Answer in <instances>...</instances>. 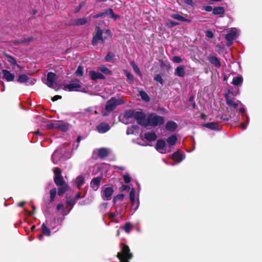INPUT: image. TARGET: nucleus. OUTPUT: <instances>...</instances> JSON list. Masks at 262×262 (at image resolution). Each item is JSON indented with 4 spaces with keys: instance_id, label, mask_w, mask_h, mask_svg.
Returning <instances> with one entry per match:
<instances>
[{
    "instance_id": "f8f14e48",
    "label": "nucleus",
    "mask_w": 262,
    "mask_h": 262,
    "mask_svg": "<svg viewBox=\"0 0 262 262\" xmlns=\"http://www.w3.org/2000/svg\"><path fill=\"white\" fill-rule=\"evenodd\" d=\"M156 149L161 154H165L170 151V148L166 145V142L163 140H158L156 146Z\"/></svg>"
},
{
    "instance_id": "20e7f679",
    "label": "nucleus",
    "mask_w": 262,
    "mask_h": 262,
    "mask_svg": "<svg viewBox=\"0 0 262 262\" xmlns=\"http://www.w3.org/2000/svg\"><path fill=\"white\" fill-rule=\"evenodd\" d=\"M124 103L122 99L119 98L113 97L108 100L105 104L104 110L102 112V115L104 116L108 115L113 111L116 107Z\"/></svg>"
},
{
    "instance_id": "4468645a",
    "label": "nucleus",
    "mask_w": 262,
    "mask_h": 262,
    "mask_svg": "<svg viewBox=\"0 0 262 262\" xmlns=\"http://www.w3.org/2000/svg\"><path fill=\"white\" fill-rule=\"evenodd\" d=\"M17 81L20 83H25L26 85H33L36 82V80L30 78L27 75L23 74L18 76Z\"/></svg>"
},
{
    "instance_id": "2f4dec72",
    "label": "nucleus",
    "mask_w": 262,
    "mask_h": 262,
    "mask_svg": "<svg viewBox=\"0 0 262 262\" xmlns=\"http://www.w3.org/2000/svg\"><path fill=\"white\" fill-rule=\"evenodd\" d=\"M54 182L58 186H61L66 184L61 176L55 177Z\"/></svg>"
},
{
    "instance_id": "6e6d98bb",
    "label": "nucleus",
    "mask_w": 262,
    "mask_h": 262,
    "mask_svg": "<svg viewBox=\"0 0 262 262\" xmlns=\"http://www.w3.org/2000/svg\"><path fill=\"white\" fill-rule=\"evenodd\" d=\"M55 177L61 176V171L59 168H56L53 169Z\"/></svg>"
},
{
    "instance_id": "09e8293b",
    "label": "nucleus",
    "mask_w": 262,
    "mask_h": 262,
    "mask_svg": "<svg viewBox=\"0 0 262 262\" xmlns=\"http://www.w3.org/2000/svg\"><path fill=\"white\" fill-rule=\"evenodd\" d=\"M76 202V200L74 198H70L67 200V205L68 206H71L72 207L74 206Z\"/></svg>"
},
{
    "instance_id": "bb28decb",
    "label": "nucleus",
    "mask_w": 262,
    "mask_h": 262,
    "mask_svg": "<svg viewBox=\"0 0 262 262\" xmlns=\"http://www.w3.org/2000/svg\"><path fill=\"white\" fill-rule=\"evenodd\" d=\"M157 137V135L154 132H147L144 134V138L149 141L156 140Z\"/></svg>"
},
{
    "instance_id": "f704fd0d",
    "label": "nucleus",
    "mask_w": 262,
    "mask_h": 262,
    "mask_svg": "<svg viewBox=\"0 0 262 262\" xmlns=\"http://www.w3.org/2000/svg\"><path fill=\"white\" fill-rule=\"evenodd\" d=\"M99 70L104 74L108 75L112 74V71L104 66L99 67Z\"/></svg>"
},
{
    "instance_id": "37998d69",
    "label": "nucleus",
    "mask_w": 262,
    "mask_h": 262,
    "mask_svg": "<svg viewBox=\"0 0 262 262\" xmlns=\"http://www.w3.org/2000/svg\"><path fill=\"white\" fill-rule=\"evenodd\" d=\"M115 57V55L111 52H108L106 57H105V60L107 62H112Z\"/></svg>"
},
{
    "instance_id": "ddd939ff",
    "label": "nucleus",
    "mask_w": 262,
    "mask_h": 262,
    "mask_svg": "<svg viewBox=\"0 0 262 262\" xmlns=\"http://www.w3.org/2000/svg\"><path fill=\"white\" fill-rule=\"evenodd\" d=\"M114 192L113 188L111 186L105 185L101 191V195L104 200H110Z\"/></svg>"
},
{
    "instance_id": "3c124183",
    "label": "nucleus",
    "mask_w": 262,
    "mask_h": 262,
    "mask_svg": "<svg viewBox=\"0 0 262 262\" xmlns=\"http://www.w3.org/2000/svg\"><path fill=\"white\" fill-rule=\"evenodd\" d=\"M172 61L175 63H180L183 60L180 57L176 56L172 58Z\"/></svg>"
},
{
    "instance_id": "69168bd1",
    "label": "nucleus",
    "mask_w": 262,
    "mask_h": 262,
    "mask_svg": "<svg viewBox=\"0 0 262 262\" xmlns=\"http://www.w3.org/2000/svg\"><path fill=\"white\" fill-rule=\"evenodd\" d=\"M223 47H222L220 45H218L216 46V51L218 52H220V50H221V49H223Z\"/></svg>"
},
{
    "instance_id": "4c0bfd02",
    "label": "nucleus",
    "mask_w": 262,
    "mask_h": 262,
    "mask_svg": "<svg viewBox=\"0 0 262 262\" xmlns=\"http://www.w3.org/2000/svg\"><path fill=\"white\" fill-rule=\"evenodd\" d=\"M139 95L143 100L146 102H148L149 101V97L147 94V93H145L144 91H140L139 92Z\"/></svg>"
},
{
    "instance_id": "c756f323",
    "label": "nucleus",
    "mask_w": 262,
    "mask_h": 262,
    "mask_svg": "<svg viewBox=\"0 0 262 262\" xmlns=\"http://www.w3.org/2000/svg\"><path fill=\"white\" fill-rule=\"evenodd\" d=\"M7 61L10 63L13 66H17L19 69H21V67L17 64L16 59L11 56L8 55Z\"/></svg>"
},
{
    "instance_id": "ea45409f",
    "label": "nucleus",
    "mask_w": 262,
    "mask_h": 262,
    "mask_svg": "<svg viewBox=\"0 0 262 262\" xmlns=\"http://www.w3.org/2000/svg\"><path fill=\"white\" fill-rule=\"evenodd\" d=\"M119 214L117 210H116L115 212L114 213H110L108 215V217L110 219H111L112 221L115 222L116 223H118L119 221L117 220L114 219V217L117 216Z\"/></svg>"
},
{
    "instance_id": "2eb2a0df",
    "label": "nucleus",
    "mask_w": 262,
    "mask_h": 262,
    "mask_svg": "<svg viewBox=\"0 0 262 262\" xmlns=\"http://www.w3.org/2000/svg\"><path fill=\"white\" fill-rule=\"evenodd\" d=\"M129 199L132 203V209L135 211L137 210L139 206V200H135V189L133 188L129 193Z\"/></svg>"
},
{
    "instance_id": "5fc2aeb1",
    "label": "nucleus",
    "mask_w": 262,
    "mask_h": 262,
    "mask_svg": "<svg viewBox=\"0 0 262 262\" xmlns=\"http://www.w3.org/2000/svg\"><path fill=\"white\" fill-rule=\"evenodd\" d=\"M105 15H108L110 17L112 18L114 16V13L113 11V10L112 9H108L106 11Z\"/></svg>"
},
{
    "instance_id": "603ef678",
    "label": "nucleus",
    "mask_w": 262,
    "mask_h": 262,
    "mask_svg": "<svg viewBox=\"0 0 262 262\" xmlns=\"http://www.w3.org/2000/svg\"><path fill=\"white\" fill-rule=\"evenodd\" d=\"M205 35L209 38H212L214 36L213 32L211 30H207L205 32Z\"/></svg>"
},
{
    "instance_id": "4be33fe9",
    "label": "nucleus",
    "mask_w": 262,
    "mask_h": 262,
    "mask_svg": "<svg viewBox=\"0 0 262 262\" xmlns=\"http://www.w3.org/2000/svg\"><path fill=\"white\" fill-rule=\"evenodd\" d=\"M177 124L172 121H169L166 124V129L170 132H174L177 128Z\"/></svg>"
},
{
    "instance_id": "de8ad7c7",
    "label": "nucleus",
    "mask_w": 262,
    "mask_h": 262,
    "mask_svg": "<svg viewBox=\"0 0 262 262\" xmlns=\"http://www.w3.org/2000/svg\"><path fill=\"white\" fill-rule=\"evenodd\" d=\"M166 24L168 27L171 28L177 26L179 24L171 20H168Z\"/></svg>"
},
{
    "instance_id": "4d7b16f0",
    "label": "nucleus",
    "mask_w": 262,
    "mask_h": 262,
    "mask_svg": "<svg viewBox=\"0 0 262 262\" xmlns=\"http://www.w3.org/2000/svg\"><path fill=\"white\" fill-rule=\"evenodd\" d=\"M138 127L136 126H132L131 128H128L127 130V134H133V129H136Z\"/></svg>"
},
{
    "instance_id": "b1692460",
    "label": "nucleus",
    "mask_w": 262,
    "mask_h": 262,
    "mask_svg": "<svg viewBox=\"0 0 262 262\" xmlns=\"http://www.w3.org/2000/svg\"><path fill=\"white\" fill-rule=\"evenodd\" d=\"M110 152V149L107 148H101L99 149L98 154L99 157L103 159L107 157Z\"/></svg>"
},
{
    "instance_id": "a18cd8bd",
    "label": "nucleus",
    "mask_w": 262,
    "mask_h": 262,
    "mask_svg": "<svg viewBox=\"0 0 262 262\" xmlns=\"http://www.w3.org/2000/svg\"><path fill=\"white\" fill-rule=\"evenodd\" d=\"M75 74L77 76H82L83 74V68L79 66L75 72Z\"/></svg>"
},
{
    "instance_id": "49530a36",
    "label": "nucleus",
    "mask_w": 262,
    "mask_h": 262,
    "mask_svg": "<svg viewBox=\"0 0 262 262\" xmlns=\"http://www.w3.org/2000/svg\"><path fill=\"white\" fill-rule=\"evenodd\" d=\"M154 80H155L157 82H159L162 85L163 84V80L161 77V76L160 74H157L154 77Z\"/></svg>"
},
{
    "instance_id": "7ed1b4c3",
    "label": "nucleus",
    "mask_w": 262,
    "mask_h": 262,
    "mask_svg": "<svg viewBox=\"0 0 262 262\" xmlns=\"http://www.w3.org/2000/svg\"><path fill=\"white\" fill-rule=\"evenodd\" d=\"M124 116L127 118H133L137 120L140 125L145 127L147 126V117H146L145 114L143 112H134L132 111H128L125 113Z\"/></svg>"
},
{
    "instance_id": "9d476101",
    "label": "nucleus",
    "mask_w": 262,
    "mask_h": 262,
    "mask_svg": "<svg viewBox=\"0 0 262 262\" xmlns=\"http://www.w3.org/2000/svg\"><path fill=\"white\" fill-rule=\"evenodd\" d=\"M48 125L51 128L58 129L63 132H66L69 128V123L62 121H55Z\"/></svg>"
},
{
    "instance_id": "680f3d73",
    "label": "nucleus",
    "mask_w": 262,
    "mask_h": 262,
    "mask_svg": "<svg viewBox=\"0 0 262 262\" xmlns=\"http://www.w3.org/2000/svg\"><path fill=\"white\" fill-rule=\"evenodd\" d=\"M32 38L31 37H28L27 38H25L24 40H21V42H29L31 40H32Z\"/></svg>"
},
{
    "instance_id": "e2e57ef3",
    "label": "nucleus",
    "mask_w": 262,
    "mask_h": 262,
    "mask_svg": "<svg viewBox=\"0 0 262 262\" xmlns=\"http://www.w3.org/2000/svg\"><path fill=\"white\" fill-rule=\"evenodd\" d=\"M185 2L189 5H192L193 4V0H185Z\"/></svg>"
},
{
    "instance_id": "58836bf2",
    "label": "nucleus",
    "mask_w": 262,
    "mask_h": 262,
    "mask_svg": "<svg viewBox=\"0 0 262 262\" xmlns=\"http://www.w3.org/2000/svg\"><path fill=\"white\" fill-rule=\"evenodd\" d=\"M131 65L132 66V68L134 71V72L139 76H142V73L138 68V66L134 62L132 61L131 62Z\"/></svg>"
},
{
    "instance_id": "9b49d317",
    "label": "nucleus",
    "mask_w": 262,
    "mask_h": 262,
    "mask_svg": "<svg viewBox=\"0 0 262 262\" xmlns=\"http://www.w3.org/2000/svg\"><path fill=\"white\" fill-rule=\"evenodd\" d=\"M57 77L56 75L53 72H49L47 74L46 84L50 88L55 90L58 89V86L55 82Z\"/></svg>"
},
{
    "instance_id": "72a5a7b5",
    "label": "nucleus",
    "mask_w": 262,
    "mask_h": 262,
    "mask_svg": "<svg viewBox=\"0 0 262 262\" xmlns=\"http://www.w3.org/2000/svg\"><path fill=\"white\" fill-rule=\"evenodd\" d=\"M225 12V10L222 7H217L213 9V14L214 15L223 14Z\"/></svg>"
},
{
    "instance_id": "c03bdc74",
    "label": "nucleus",
    "mask_w": 262,
    "mask_h": 262,
    "mask_svg": "<svg viewBox=\"0 0 262 262\" xmlns=\"http://www.w3.org/2000/svg\"><path fill=\"white\" fill-rule=\"evenodd\" d=\"M124 74L127 77L129 83H133L134 82V78L133 75L128 72L127 70L124 71Z\"/></svg>"
},
{
    "instance_id": "8fccbe9b",
    "label": "nucleus",
    "mask_w": 262,
    "mask_h": 262,
    "mask_svg": "<svg viewBox=\"0 0 262 262\" xmlns=\"http://www.w3.org/2000/svg\"><path fill=\"white\" fill-rule=\"evenodd\" d=\"M123 179H124V181L125 183L128 184V183H130V182L131 181V178L128 173L124 174L123 176Z\"/></svg>"
},
{
    "instance_id": "13d9d810",
    "label": "nucleus",
    "mask_w": 262,
    "mask_h": 262,
    "mask_svg": "<svg viewBox=\"0 0 262 262\" xmlns=\"http://www.w3.org/2000/svg\"><path fill=\"white\" fill-rule=\"evenodd\" d=\"M105 15V13L104 12V13H99L94 16H93V17L95 18H99V17H103L104 15Z\"/></svg>"
},
{
    "instance_id": "0e129e2a",
    "label": "nucleus",
    "mask_w": 262,
    "mask_h": 262,
    "mask_svg": "<svg viewBox=\"0 0 262 262\" xmlns=\"http://www.w3.org/2000/svg\"><path fill=\"white\" fill-rule=\"evenodd\" d=\"M129 189V187L126 185H123L122 186V190L123 191L128 190Z\"/></svg>"
},
{
    "instance_id": "0eeeda50",
    "label": "nucleus",
    "mask_w": 262,
    "mask_h": 262,
    "mask_svg": "<svg viewBox=\"0 0 262 262\" xmlns=\"http://www.w3.org/2000/svg\"><path fill=\"white\" fill-rule=\"evenodd\" d=\"M55 221H51L50 220H47L45 223H43L42 225V232L43 234L47 236L50 235L51 230H52L53 232H56L58 230V228H56L53 226V224H55Z\"/></svg>"
},
{
    "instance_id": "79ce46f5",
    "label": "nucleus",
    "mask_w": 262,
    "mask_h": 262,
    "mask_svg": "<svg viewBox=\"0 0 262 262\" xmlns=\"http://www.w3.org/2000/svg\"><path fill=\"white\" fill-rule=\"evenodd\" d=\"M56 193H57V190L55 188L52 189L50 191V201L51 202H53L54 201Z\"/></svg>"
},
{
    "instance_id": "473e14b6",
    "label": "nucleus",
    "mask_w": 262,
    "mask_h": 262,
    "mask_svg": "<svg viewBox=\"0 0 262 262\" xmlns=\"http://www.w3.org/2000/svg\"><path fill=\"white\" fill-rule=\"evenodd\" d=\"M75 184L78 189L80 188V187L84 183V178L82 176H78L75 180Z\"/></svg>"
},
{
    "instance_id": "f257e3e1",
    "label": "nucleus",
    "mask_w": 262,
    "mask_h": 262,
    "mask_svg": "<svg viewBox=\"0 0 262 262\" xmlns=\"http://www.w3.org/2000/svg\"><path fill=\"white\" fill-rule=\"evenodd\" d=\"M225 98L226 100L227 104L231 107V108H233V110H235L237 107L239 106V111L241 113L242 116L243 117H245L246 120L247 124H245L244 122H242L240 124L239 126L242 129H246L247 124L249 123V117L247 114L245 113V109L243 107V104L242 102L235 99L234 98L230 97L228 95H225Z\"/></svg>"
},
{
    "instance_id": "7c9ffc66",
    "label": "nucleus",
    "mask_w": 262,
    "mask_h": 262,
    "mask_svg": "<svg viewBox=\"0 0 262 262\" xmlns=\"http://www.w3.org/2000/svg\"><path fill=\"white\" fill-rule=\"evenodd\" d=\"M243 80V77L242 76L235 77L233 78L232 83L236 86L241 85Z\"/></svg>"
},
{
    "instance_id": "5701e85b",
    "label": "nucleus",
    "mask_w": 262,
    "mask_h": 262,
    "mask_svg": "<svg viewBox=\"0 0 262 262\" xmlns=\"http://www.w3.org/2000/svg\"><path fill=\"white\" fill-rule=\"evenodd\" d=\"M185 73V67L184 66L180 65L175 69L174 74L179 77H183Z\"/></svg>"
},
{
    "instance_id": "1a4fd4ad",
    "label": "nucleus",
    "mask_w": 262,
    "mask_h": 262,
    "mask_svg": "<svg viewBox=\"0 0 262 262\" xmlns=\"http://www.w3.org/2000/svg\"><path fill=\"white\" fill-rule=\"evenodd\" d=\"M239 33V31L236 28H230L227 31V34L225 35L227 46L230 47L232 45L233 40L238 37Z\"/></svg>"
},
{
    "instance_id": "aec40b11",
    "label": "nucleus",
    "mask_w": 262,
    "mask_h": 262,
    "mask_svg": "<svg viewBox=\"0 0 262 262\" xmlns=\"http://www.w3.org/2000/svg\"><path fill=\"white\" fill-rule=\"evenodd\" d=\"M209 61L216 68H219L221 66L219 59L215 56L210 55L209 57Z\"/></svg>"
},
{
    "instance_id": "052dcab7",
    "label": "nucleus",
    "mask_w": 262,
    "mask_h": 262,
    "mask_svg": "<svg viewBox=\"0 0 262 262\" xmlns=\"http://www.w3.org/2000/svg\"><path fill=\"white\" fill-rule=\"evenodd\" d=\"M61 98V96H59V95H56L55 96H54L52 98V100L53 101H56L58 99H60Z\"/></svg>"
},
{
    "instance_id": "338daca9",
    "label": "nucleus",
    "mask_w": 262,
    "mask_h": 262,
    "mask_svg": "<svg viewBox=\"0 0 262 262\" xmlns=\"http://www.w3.org/2000/svg\"><path fill=\"white\" fill-rule=\"evenodd\" d=\"M80 195H81L80 193H77L76 195V200L80 198Z\"/></svg>"
},
{
    "instance_id": "a19ab883",
    "label": "nucleus",
    "mask_w": 262,
    "mask_h": 262,
    "mask_svg": "<svg viewBox=\"0 0 262 262\" xmlns=\"http://www.w3.org/2000/svg\"><path fill=\"white\" fill-rule=\"evenodd\" d=\"M124 195L123 194H119L114 196L113 199L114 203L115 204L118 201L122 202L124 199Z\"/></svg>"
},
{
    "instance_id": "a878e982",
    "label": "nucleus",
    "mask_w": 262,
    "mask_h": 262,
    "mask_svg": "<svg viewBox=\"0 0 262 262\" xmlns=\"http://www.w3.org/2000/svg\"><path fill=\"white\" fill-rule=\"evenodd\" d=\"M90 20V18L83 17L75 19L74 24L77 26L83 25L88 23Z\"/></svg>"
},
{
    "instance_id": "f03ea898",
    "label": "nucleus",
    "mask_w": 262,
    "mask_h": 262,
    "mask_svg": "<svg viewBox=\"0 0 262 262\" xmlns=\"http://www.w3.org/2000/svg\"><path fill=\"white\" fill-rule=\"evenodd\" d=\"M68 144H64L58 147L52 154L51 160L54 164H57L61 159H68L70 157L69 149L67 148Z\"/></svg>"
},
{
    "instance_id": "6ab92c4d",
    "label": "nucleus",
    "mask_w": 262,
    "mask_h": 262,
    "mask_svg": "<svg viewBox=\"0 0 262 262\" xmlns=\"http://www.w3.org/2000/svg\"><path fill=\"white\" fill-rule=\"evenodd\" d=\"M101 180V177H97L92 180L90 185L94 190H97L98 189Z\"/></svg>"
},
{
    "instance_id": "a211bd4d",
    "label": "nucleus",
    "mask_w": 262,
    "mask_h": 262,
    "mask_svg": "<svg viewBox=\"0 0 262 262\" xmlns=\"http://www.w3.org/2000/svg\"><path fill=\"white\" fill-rule=\"evenodd\" d=\"M110 129V126L108 124L106 123H101L97 125V130L99 133L103 134L107 131H108Z\"/></svg>"
},
{
    "instance_id": "423d86ee",
    "label": "nucleus",
    "mask_w": 262,
    "mask_h": 262,
    "mask_svg": "<svg viewBox=\"0 0 262 262\" xmlns=\"http://www.w3.org/2000/svg\"><path fill=\"white\" fill-rule=\"evenodd\" d=\"M97 31L96 34L93 37L92 39V44L96 46L98 43H103L106 36H103V34H105L107 35H110V31L108 30H101L99 27H97Z\"/></svg>"
},
{
    "instance_id": "f3484780",
    "label": "nucleus",
    "mask_w": 262,
    "mask_h": 262,
    "mask_svg": "<svg viewBox=\"0 0 262 262\" xmlns=\"http://www.w3.org/2000/svg\"><path fill=\"white\" fill-rule=\"evenodd\" d=\"M89 75L91 78L93 80L105 79V76L102 74L93 70L90 71Z\"/></svg>"
},
{
    "instance_id": "bf43d9fd",
    "label": "nucleus",
    "mask_w": 262,
    "mask_h": 262,
    "mask_svg": "<svg viewBox=\"0 0 262 262\" xmlns=\"http://www.w3.org/2000/svg\"><path fill=\"white\" fill-rule=\"evenodd\" d=\"M204 9L207 12H210L211 11H213V9H212V7L210 6H206L204 7Z\"/></svg>"
},
{
    "instance_id": "774afa93",
    "label": "nucleus",
    "mask_w": 262,
    "mask_h": 262,
    "mask_svg": "<svg viewBox=\"0 0 262 262\" xmlns=\"http://www.w3.org/2000/svg\"><path fill=\"white\" fill-rule=\"evenodd\" d=\"M25 204V202H20L19 203L18 206L20 207H23Z\"/></svg>"
},
{
    "instance_id": "dca6fc26",
    "label": "nucleus",
    "mask_w": 262,
    "mask_h": 262,
    "mask_svg": "<svg viewBox=\"0 0 262 262\" xmlns=\"http://www.w3.org/2000/svg\"><path fill=\"white\" fill-rule=\"evenodd\" d=\"M2 78L7 81H12L15 78V75L7 70H2Z\"/></svg>"
},
{
    "instance_id": "864d4df0",
    "label": "nucleus",
    "mask_w": 262,
    "mask_h": 262,
    "mask_svg": "<svg viewBox=\"0 0 262 262\" xmlns=\"http://www.w3.org/2000/svg\"><path fill=\"white\" fill-rule=\"evenodd\" d=\"M57 209L58 210H62V213L63 215H66L67 214V213H66V214L64 213V207L63 205H62V204H58V205L57 206Z\"/></svg>"
},
{
    "instance_id": "c9c22d12",
    "label": "nucleus",
    "mask_w": 262,
    "mask_h": 262,
    "mask_svg": "<svg viewBox=\"0 0 262 262\" xmlns=\"http://www.w3.org/2000/svg\"><path fill=\"white\" fill-rule=\"evenodd\" d=\"M132 228L133 225L130 222L126 223L124 227H120V228L123 229L127 233H130Z\"/></svg>"
},
{
    "instance_id": "cd10ccee",
    "label": "nucleus",
    "mask_w": 262,
    "mask_h": 262,
    "mask_svg": "<svg viewBox=\"0 0 262 262\" xmlns=\"http://www.w3.org/2000/svg\"><path fill=\"white\" fill-rule=\"evenodd\" d=\"M184 158L183 155L179 152H174L172 156V160L178 163L181 162Z\"/></svg>"
},
{
    "instance_id": "39448f33",
    "label": "nucleus",
    "mask_w": 262,
    "mask_h": 262,
    "mask_svg": "<svg viewBox=\"0 0 262 262\" xmlns=\"http://www.w3.org/2000/svg\"><path fill=\"white\" fill-rule=\"evenodd\" d=\"M63 89L68 91L84 92L85 89L78 79L72 80L69 83L63 85Z\"/></svg>"
},
{
    "instance_id": "393cba45",
    "label": "nucleus",
    "mask_w": 262,
    "mask_h": 262,
    "mask_svg": "<svg viewBox=\"0 0 262 262\" xmlns=\"http://www.w3.org/2000/svg\"><path fill=\"white\" fill-rule=\"evenodd\" d=\"M177 141V137L176 135H173L170 136L167 139V143L168 144V147L170 148V150L171 149L172 146H174Z\"/></svg>"
},
{
    "instance_id": "c85d7f7f",
    "label": "nucleus",
    "mask_w": 262,
    "mask_h": 262,
    "mask_svg": "<svg viewBox=\"0 0 262 262\" xmlns=\"http://www.w3.org/2000/svg\"><path fill=\"white\" fill-rule=\"evenodd\" d=\"M171 17L175 19L181 21H186V22H190V20L186 19L184 18L183 16L177 13H173L171 15Z\"/></svg>"
},
{
    "instance_id": "e433bc0d",
    "label": "nucleus",
    "mask_w": 262,
    "mask_h": 262,
    "mask_svg": "<svg viewBox=\"0 0 262 262\" xmlns=\"http://www.w3.org/2000/svg\"><path fill=\"white\" fill-rule=\"evenodd\" d=\"M60 187L58 190V194L59 195L64 193L68 190V185L65 184L61 186H59Z\"/></svg>"
},
{
    "instance_id": "412c9836",
    "label": "nucleus",
    "mask_w": 262,
    "mask_h": 262,
    "mask_svg": "<svg viewBox=\"0 0 262 262\" xmlns=\"http://www.w3.org/2000/svg\"><path fill=\"white\" fill-rule=\"evenodd\" d=\"M204 126L213 130H220L221 129V126L216 122L207 123L203 125Z\"/></svg>"
},
{
    "instance_id": "6e6552de",
    "label": "nucleus",
    "mask_w": 262,
    "mask_h": 262,
    "mask_svg": "<svg viewBox=\"0 0 262 262\" xmlns=\"http://www.w3.org/2000/svg\"><path fill=\"white\" fill-rule=\"evenodd\" d=\"M164 120L163 117L158 116L155 114H150L147 116V126H156L161 125L164 123Z\"/></svg>"
}]
</instances>
